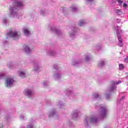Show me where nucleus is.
Segmentation results:
<instances>
[{"instance_id":"nucleus-1","label":"nucleus","mask_w":128,"mask_h":128,"mask_svg":"<svg viewBox=\"0 0 128 128\" xmlns=\"http://www.w3.org/2000/svg\"><path fill=\"white\" fill-rule=\"evenodd\" d=\"M21 35L22 34L20 32L12 31H10L8 32V33L7 34V36H10V38H14V40H16V38H20Z\"/></svg>"},{"instance_id":"nucleus-2","label":"nucleus","mask_w":128,"mask_h":128,"mask_svg":"<svg viewBox=\"0 0 128 128\" xmlns=\"http://www.w3.org/2000/svg\"><path fill=\"white\" fill-rule=\"evenodd\" d=\"M14 79L10 77H8L6 80V86H10L14 84Z\"/></svg>"},{"instance_id":"nucleus-3","label":"nucleus","mask_w":128,"mask_h":128,"mask_svg":"<svg viewBox=\"0 0 128 128\" xmlns=\"http://www.w3.org/2000/svg\"><path fill=\"white\" fill-rule=\"evenodd\" d=\"M24 6V4L20 2H14L15 8H16V7L20 8V6Z\"/></svg>"},{"instance_id":"nucleus-4","label":"nucleus","mask_w":128,"mask_h":128,"mask_svg":"<svg viewBox=\"0 0 128 128\" xmlns=\"http://www.w3.org/2000/svg\"><path fill=\"white\" fill-rule=\"evenodd\" d=\"M100 110H101V116H105L106 114V108H104V107H101Z\"/></svg>"},{"instance_id":"nucleus-5","label":"nucleus","mask_w":128,"mask_h":128,"mask_svg":"<svg viewBox=\"0 0 128 128\" xmlns=\"http://www.w3.org/2000/svg\"><path fill=\"white\" fill-rule=\"evenodd\" d=\"M24 32L25 36H30V30H28V29L24 28Z\"/></svg>"},{"instance_id":"nucleus-6","label":"nucleus","mask_w":128,"mask_h":128,"mask_svg":"<svg viewBox=\"0 0 128 128\" xmlns=\"http://www.w3.org/2000/svg\"><path fill=\"white\" fill-rule=\"evenodd\" d=\"M118 40L120 44V46H122V37L120 36H118Z\"/></svg>"},{"instance_id":"nucleus-7","label":"nucleus","mask_w":128,"mask_h":128,"mask_svg":"<svg viewBox=\"0 0 128 128\" xmlns=\"http://www.w3.org/2000/svg\"><path fill=\"white\" fill-rule=\"evenodd\" d=\"M25 52H30V50L28 46H25Z\"/></svg>"},{"instance_id":"nucleus-8","label":"nucleus","mask_w":128,"mask_h":128,"mask_svg":"<svg viewBox=\"0 0 128 128\" xmlns=\"http://www.w3.org/2000/svg\"><path fill=\"white\" fill-rule=\"evenodd\" d=\"M20 76H21L22 78H24L26 74L24 72H19Z\"/></svg>"},{"instance_id":"nucleus-9","label":"nucleus","mask_w":128,"mask_h":128,"mask_svg":"<svg viewBox=\"0 0 128 128\" xmlns=\"http://www.w3.org/2000/svg\"><path fill=\"white\" fill-rule=\"evenodd\" d=\"M124 66L123 64H119V69L122 70H124Z\"/></svg>"},{"instance_id":"nucleus-10","label":"nucleus","mask_w":128,"mask_h":128,"mask_svg":"<svg viewBox=\"0 0 128 128\" xmlns=\"http://www.w3.org/2000/svg\"><path fill=\"white\" fill-rule=\"evenodd\" d=\"M98 120L94 117H92L90 118V122H96Z\"/></svg>"},{"instance_id":"nucleus-11","label":"nucleus","mask_w":128,"mask_h":128,"mask_svg":"<svg viewBox=\"0 0 128 128\" xmlns=\"http://www.w3.org/2000/svg\"><path fill=\"white\" fill-rule=\"evenodd\" d=\"M26 92L27 94V96H30V94H32V91H29L28 90H26Z\"/></svg>"},{"instance_id":"nucleus-12","label":"nucleus","mask_w":128,"mask_h":128,"mask_svg":"<svg viewBox=\"0 0 128 128\" xmlns=\"http://www.w3.org/2000/svg\"><path fill=\"white\" fill-rule=\"evenodd\" d=\"M84 20L80 21V23L79 24V26H84Z\"/></svg>"},{"instance_id":"nucleus-13","label":"nucleus","mask_w":128,"mask_h":128,"mask_svg":"<svg viewBox=\"0 0 128 128\" xmlns=\"http://www.w3.org/2000/svg\"><path fill=\"white\" fill-rule=\"evenodd\" d=\"M118 2L119 4H122V0H118Z\"/></svg>"},{"instance_id":"nucleus-14","label":"nucleus","mask_w":128,"mask_h":128,"mask_svg":"<svg viewBox=\"0 0 128 128\" xmlns=\"http://www.w3.org/2000/svg\"><path fill=\"white\" fill-rule=\"evenodd\" d=\"M126 6H128V4H126V3L124 4V6H124V8H126Z\"/></svg>"},{"instance_id":"nucleus-15","label":"nucleus","mask_w":128,"mask_h":128,"mask_svg":"<svg viewBox=\"0 0 128 128\" xmlns=\"http://www.w3.org/2000/svg\"><path fill=\"white\" fill-rule=\"evenodd\" d=\"M94 98H98V94H95L94 95Z\"/></svg>"},{"instance_id":"nucleus-16","label":"nucleus","mask_w":128,"mask_h":128,"mask_svg":"<svg viewBox=\"0 0 128 128\" xmlns=\"http://www.w3.org/2000/svg\"><path fill=\"white\" fill-rule=\"evenodd\" d=\"M122 84V81H118V82H116V84Z\"/></svg>"},{"instance_id":"nucleus-17","label":"nucleus","mask_w":128,"mask_h":128,"mask_svg":"<svg viewBox=\"0 0 128 128\" xmlns=\"http://www.w3.org/2000/svg\"><path fill=\"white\" fill-rule=\"evenodd\" d=\"M120 12V10H116V12H117V14H118L119 12Z\"/></svg>"},{"instance_id":"nucleus-18","label":"nucleus","mask_w":128,"mask_h":128,"mask_svg":"<svg viewBox=\"0 0 128 128\" xmlns=\"http://www.w3.org/2000/svg\"><path fill=\"white\" fill-rule=\"evenodd\" d=\"M86 62H88V57H86Z\"/></svg>"},{"instance_id":"nucleus-19","label":"nucleus","mask_w":128,"mask_h":128,"mask_svg":"<svg viewBox=\"0 0 128 128\" xmlns=\"http://www.w3.org/2000/svg\"><path fill=\"white\" fill-rule=\"evenodd\" d=\"M28 128H32V125L31 126H28Z\"/></svg>"},{"instance_id":"nucleus-20","label":"nucleus","mask_w":128,"mask_h":128,"mask_svg":"<svg viewBox=\"0 0 128 128\" xmlns=\"http://www.w3.org/2000/svg\"><path fill=\"white\" fill-rule=\"evenodd\" d=\"M104 62H101V65L102 66H104Z\"/></svg>"},{"instance_id":"nucleus-21","label":"nucleus","mask_w":128,"mask_h":128,"mask_svg":"<svg viewBox=\"0 0 128 128\" xmlns=\"http://www.w3.org/2000/svg\"><path fill=\"white\" fill-rule=\"evenodd\" d=\"M76 8H74V7H72V10H76Z\"/></svg>"},{"instance_id":"nucleus-22","label":"nucleus","mask_w":128,"mask_h":128,"mask_svg":"<svg viewBox=\"0 0 128 128\" xmlns=\"http://www.w3.org/2000/svg\"><path fill=\"white\" fill-rule=\"evenodd\" d=\"M0 128H2V124H0Z\"/></svg>"},{"instance_id":"nucleus-23","label":"nucleus","mask_w":128,"mask_h":128,"mask_svg":"<svg viewBox=\"0 0 128 128\" xmlns=\"http://www.w3.org/2000/svg\"><path fill=\"white\" fill-rule=\"evenodd\" d=\"M112 84H116V82H112Z\"/></svg>"},{"instance_id":"nucleus-24","label":"nucleus","mask_w":128,"mask_h":128,"mask_svg":"<svg viewBox=\"0 0 128 128\" xmlns=\"http://www.w3.org/2000/svg\"><path fill=\"white\" fill-rule=\"evenodd\" d=\"M88 0V2H92V0Z\"/></svg>"},{"instance_id":"nucleus-25","label":"nucleus","mask_w":128,"mask_h":128,"mask_svg":"<svg viewBox=\"0 0 128 128\" xmlns=\"http://www.w3.org/2000/svg\"><path fill=\"white\" fill-rule=\"evenodd\" d=\"M128 60V58H125V60Z\"/></svg>"},{"instance_id":"nucleus-26","label":"nucleus","mask_w":128,"mask_h":128,"mask_svg":"<svg viewBox=\"0 0 128 128\" xmlns=\"http://www.w3.org/2000/svg\"><path fill=\"white\" fill-rule=\"evenodd\" d=\"M3 76V75H0V77Z\"/></svg>"},{"instance_id":"nucleus-27","label":"nucleus","mask_w":128,"mask_h":128,"mask_svg":"<svg viewBox=\"0 0 128 128\" xmlns=\"http://www.w3.org/2000/svg\"><path fill=\"white\" fill-rule=\"evenodd\" d=\"M122 98L124 99V98H125V97H124V96H123V97H122Z\"/></svg>"},{"instance_id":"nucleus-28","label":"nucleus","mask_w":128,"mask_h":128,"mask_svg":"<svg viewBox=\"0 0 128 128\" xmlns=\"http://www.w3.org/2000/svg\"><path fill=\"white\" fill-rule=\"evenodd\" d=\"M118 20V22H120V20Z\"/></svg>"},{"instance_id":"nucleus-29","label":"nucleus","mask_w":128,"mask_h":128,"mask_svg":"<svg viewBox=\"0 0 128 128\" xmlns=\"http://www.w3.org/2000/svg\"><path fill=\"white\" fill-rule=\"evenodd\" d=\"M6 38H8V37H7Z\"/></svg>"},{"instance_id":"nucleus-30","label":"nucleus","mask_w":128,"mask_h":128,"mask_svg":"<svg viewBox=\"0 0 128 128\" xmlns=\"http://www.w3.org/2000/svg\"><path fill=\"white\" fill-rule=\"evenodd\" d=\"M76 117H77L78 116H76Z\"/></svg>"}]
</instances>
